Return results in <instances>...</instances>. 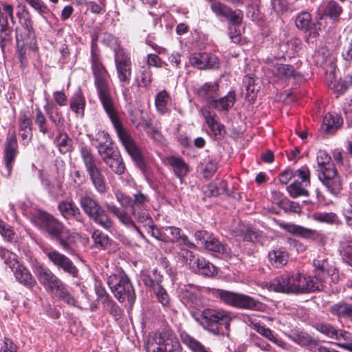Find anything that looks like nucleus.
<instances>
[{"label":"nucleus","instance_id":"a18cd8bd","mask_svg":"<svg viewBox=\"0 0 352 352\" xmlns=\"http://www.w3.org/2000/svg\"><path fill=\"white\" fill-rule=\"evenodd\" d=\"M0 257L4 261V263L8 265L12 271H14L16 265L18 263L17 256L8 250L0 247Z\"/></svg>","mask_w":352,"mask_h":352},{"label":"nucleus","instance_id":"393cba45","mask_svg":"<svg viewBox=\"0 0 352 352\" xmlns=\"http://www.w3.org/2000/svg\"><path fill=\"white\" fill-rule=\"evenodd\" d=\"M19 135L23 144H27L32 138V120L25 113L21 112L19 117Z\"/></svg>","mask_w":352,"mask_h":352},{"label":"nucleus","instance_id":"8fccbe9b","mask_svg":"<svg viewBox=\"0 0 352 352\" xmlns=\"http://www.w3.org/2000/svg\"><path fill=\"white\" fill-rule=\"evenodd\" d=\"M228 34L233 43H238L241 40V33L244 31L243 23H230Z\"/></svg>","mask_w":352,"mask_h":352},{"label":"nucleus","instance_id":"aec40b11","mask_svg":"<svg viewBox=\"0 0 352 352\" xmlns=\"http://www.w3.org/2000/svg\"><path fill=\"white\" fill-rule=\"evenodd\" d=\"M182 300L189 307H198L201 304V292L197 286L189 285L182 288Z\"/></svg>","mask_w":352,"mask_h":352},{"label":"nucleus","instance_id":"39448f33","mask_svg":"<svg viewBox=\"0 0 352 352\" xmlns=\"http://www.w3.org/2000/svg\"><path fill=\"white\" fill-rule=\"evenodd\" d=\"M45 234L69 254L75 253L76 235L63 222L45 212Z\"/></svg>","mask_w":352,"mask_h":352},{"label":"nucleus","instance_id":"5701e85b","mask_svg":"<svg viewBox=\"0 0 352 352\" xmlns=\"http://www.w3.org/2000/svg\"><path fill=\"white\" fill-rule=\"evenodd\" d=\"M201 113L206 120L208 127L212 132L214 136H223L225 133V127L223 124L217 122L215 119L216 114L211 115V113L208 107H204L201 109Z\"/></svg>","mask_w":352,"mask_h":352},{"label":"nucleus","instance_id":"37998d69","mask_svg":"<svg viewBox=\"0 0 352 352\" xmlns=\"http://www.w3.org/2000/svg\"><path fill=\"white\" fill-rule=\"evenodd\" d=\"M54 142L62 153L69 151L72 146V140L65 133L59 132L54 140Z\"/></svg>","mask_w":352,"mask_h":352},{"label":"nucleus","instance_id":"5fc2aeb1","mask_svg":"<svg viewBox=\"0 0 352 352\" xmlns=\"http://www.w3.org/2000/svg\"><path fill=\"white\" fill-rule=\"evenodd\" d=\"M91 238L97 247L104 248L109 243V237L100 230H94Z\"/></svg>","mask_w":352,"mask_h":352},{"label":"nucleus","instance_id":"412c9836","mask_svg":"<svg viewBox=\"0 0 352 352\" xmlns=\"http://www.w3.org/2000/svg\"><path fill=\"white\" fill-rule=\"evenodd\" d=\"M92 140L100 156L115 150L112 146L113 142L109 134L104 131H98Z\"/></svg>","mask_w":352,"mask_h":352},{"label":"nucleus","instance_id":"c03bdc74","mask_svg":"<svg viewBox=\"0 0 352 352\" xmlns=\"http://www.w3.org/2000/svg\"><path fill=\"white\" fill-rule=\"evenodd\" d=\"M169 98V94L166 90H162L157 94L155 99V105L157 111L160 113L164 114L166 112Z\"/></svg>","mask_w":352,"mask_h":352},{"label":"nucleus","instance_id":"a211bd4d","mask_svg":"<svg viewBox=\"0 0 352 352\" xmlns=\"http://www.w3.org/2000/svg\"><path fill=\"white\" fill-rule=\"evenodd\" d=\"M47 255L49 260L58 268L63 269L74 277L77 276L78 270L68 257L56 250L50 251Z\"/></svg>","mask_w":352,"mask_h":352},{"label":"nucleus","instance_id":"0e129e2a","mask_svg":"<svg viewBox=\"0 0 352 352\" xmlns=\"http://www.w3.org/2000/svg\"><path fill=\"white\" fill-rule=\"evenodd\" d=\"M217 164L216 162L208 160L202 168L204 176L206 178H210L212 175L217 171Z\"/></svg>","mask_w":352,"mask_h":352},{"label":"nucleus","instance_id":"6e6552de","mask_svg":"<svg viewBox=\"0 0 352 352\" xmlns=\"http://www.w3.org/2000/svg\"><path fill=\"white\" fill-rule=\"evenodd\" d=\"M107 283L115 297L121 302L127 300L133 304L135 300L134 288L126 274L117 270L108 277Z\"/></svg>","mask_w":352,"mask_h":352},{"label":"nucleus","instance_id":"a19ab883","mask_svg":"<svg viewBox=\"0 0 352 352\" xmlns=\"http://www.w3.org/2000/svg\"><path fill=\"white\" fill-rule=\"evenodd\" d=\"M307 187L305 184L300 183L298 181L295 180L287 186V190L292 197L296 198L300 196H308L309 192L306 189Z\"/></svg>","mask_w":352,"mask_h":352},{"label":"nucleus","instance_id":"052dcab7","mask_svg":"<svg viewBox=\"0 0 352 352\" xmlns=\"http://www.w3.org/2000/svg\"><path fill=\"white\" fill-rule=\"evenodd\" d=\"M294 177L301 179L300 183L305 184V186L310 185V170L307 166H302L294 171Z\"/></svg>","mask_w":352,"mask_h":352},{"label":"nucleus","instance_id":"7c9ffc66","mask_svg":"<svg viewBox=\"0 0 352 352\" xmlns=\"http://www.w3.org/2000/svg\"><path fill=\"white\" fill-rule=\"evenodd\" d=\"M268 258L272 266L279 268L287 264L288 253L285 249L278 248L270 251L268 254Z\"/></svg>","mask_w":352,"mask_h":352},{"label":"nucleus","instance_id":"bb28decb","mask_svg":"<svg viewBox=\"0 0 352 352\" xmlns=\"http://www.w3.org/2000/svg\"><path fill=\"white\" fill-rule=\"evenodd\" d=\"M278 226L287 232L305 239L311 237L315 233L314 230L291 223L280 222Z\"/></svg>","mask_w":352,"mask_h":352},{"label":"nucleus","instance_id":"f8f14e48","mask_svg":"<svg viewBox=\"0 0 352 352\" xmlns=\"http://www.w3.org/2000/svg\"><path fill=\"white\" fill-rule=\"evenodd\" d=\"M114 52L117 76L122 86H124L129 83L131 78V60L122 49H116Z\"/></svg>","mask_w":352,"mask_h":352},{"label":"nucleus","instance_id":"4be33fe9","mask_svg":"<svg viewBox=\"0 0 352 352\" xmlns=\"http://www.w3.org/2000/svg\"><path fill=\"white\" fill-rule=\"evenodd\" d=\"M60 214L67 219H74L80 223H84L85 218L80 209L72 201H61L58 206Z\"/></svg>","mask_w":352,"mask_h":352},{"label":"nucleus","instance_id":"13d9d810","mask_svg":"<svg viewBox=\"0 0 352 352\" xmlns=\"http://www.w3.org/2000/svg\"><path fill=\"white\" fill-rule=\"evenodd\" d=\"M296 25L299 30L305 32L306 37H316L318 34L316 23H296Z\"/></svg>","mask_w":352,"mask_h":352},{"label":"nucleus","instance_id":"58836bf2","mask_svg":"<svg viewBox=\"0 0 352 352\" xmlns=\"http://www.w3.org/2000/svg\"><path fill=\"white\" fill-rule=\"evenodd\" d=\"M334 340L340 342L336 344L347 351L352 352V333L344 329H338Z\"/></svg>","mask_w":352,"mask_h":352},{"label":"nucleus","instance_id":"0eeeda50","mask_svg":"<svg viewBox=\"0 0 352 352\" xmlns=\"http://www.w3.org/2000/svg\"><path fill=\"white\" fill-rule=\"evenodd\" d=\"M79 204L83 212L96 224L107 231H111L113 228V221L96 199L89 195H82L79 199Z\"/></svg>","mask_w":352,"mask_h":352},{"label":"nucleus","instance_id":"f03ea898","mask_svg":"<svg viewBox=\"0 0 352 352\" xmlns=\"http://www.w3.org/2000/svg\"><path fill=\"white\" fill-rule=\"evenodd\" d=\"M91 70L98 98L110 118L119 139L136 166L144 175H146L148 168L142 155L131 137L122 127L118 118L116 103L111 94L108 72L96 56L91 57Z\"/></svg>","mask_w":352,"mask_h":352},{"label":"nucleus","instance_id":"338daca9","mask_svg":"<svg viewBox=\"0 0 352 352\" xmlns=\"http://www.w3.org/2000/svg\"><path fill=\"white\" fill-rule=\"evenodd\" d=\"M246 16L253 22H262L263 15L259 10L254 6H248L247 8Z\"/></svg>","mask_w":352,"mask_h":352},{"label":"nucleus","instance_id":"7ed1b4c3","mask_svg":"<svg viewBox=\"0 0 352 352\" xmlns=\"http://www.w3.org/2000/svg\"><path fill=\"white\" fill-rule=\"evenodd\" d=\"M318 285L313 278L304 273H285L273 279L268 285L270 291L287 294H303L315 292Z\"/></svg>","mask_w":352,"mask_h":352},{"label":"nucleus","instance_id":"de8ad7c7","mask_svg":"<svg viewBox=\"0 0 352 352\" xmlns=\"http://www.w3.org/2000/svg\"><path fill=\"white\" fill-rule=\"evenodd\" d=\"M277 204L286 212L300 214L302 212L301 207L298 203L292 201L288 199H281Z\"/></svg>","mask_w":352,"mask_h":352},{"label":"nucleus","instance_id":"9b49d317","mask_svg":"<svg viewBox=\"0 0 352 352\" xmlns=\"http://www.w3.org/2000/svg\"><path fill=\"white\" fill-rule=\"evenodd\" d=\"M217 296L221 302L232 307L246 309H254L257 307L256 300L243 294L219 290Z\"/></svg>","mask_w":352,"mask_h":352},{"label":"nucleus","instance_id":"49530a36","mask_svg":"<svg viewBox=\"0 0 352 352\" xmlns=\"http://www.w3.org/2000/svg\"><path fill=\"white\" fill-rule=\"evenodd\" d=\"M181 229L175 226L164 227V242L176 243L179 241Z\"/></svg>","mask_w":352,"mask_h":352},{"label":"nucleus","instance_id":"e2e57ef3","mask_svg":"<svg viewBox=\"0 0 352 352\" xmlns=\"http://www.w3.org/2000/svg\"><path fill=\"white\" fill-rule=\"evenodd\" d=\"M204 52L203 53H195L192 54L189 58L190 64L199 69H206V65L204 64Z\"/></svg>","mask_w":352,"mask_h":352},{"label":"nucleus","instance_id":"b1692460","mask_svg":"<svg viewBox=\"0 0 352 352\" xmlns=\"http://www.w3.org/2000/svg\"><path fill=\"white\" fill-rule=\"evenodd\" d=\"M289 338L294 342L302 346L308 347L311 351L318 346L317 341L313 339L308 333L303 331H292L289 333Z\"/></svg>","mask_w":352,"mask_h":352},{"label":"nucleus","instance_id":"c756f323","mask_svg":"<svg viewBox=\"0 0 352 352\" xmlns=\"http://www.w3.org/2000/svg\"><path fill=\"white\" fill-rule=\"evenodd\" d=\"M270 69L274 75L280 78H296L298 75L291 65L276 63L271 66Z\"/></svg>","mask_w":352,"mask_h":352},{"label":"nucleus","instance_id":"6ab92c4d","mask_svg":"<svg viewBox=\"0 0 352 352\" xmlns=\"http://www.w3.org/2000/svg\"><path fill=\"white\" fill-rule=\"evenodd\" d=\"M103 162L117 175H122L125 171V165L123 160L117 150H113L102 156Z\"/></svg>","mask_w":352,"mask_h":352},{"label":"nucleus","instance_id":"680f3d73","mask_svg":"<svg viewBox=\"0 0 352 352\" xmlns=\"http://www.w3.org/2000/svg\"><path fill=\"white\" fill-rule=\"evenodd\" d=\"M342 56L345 60H352V34L347 36L343 43Z\"/></svg>","mask_w":352,"mask_h":352},{"label":"nucleus","instance_id":"ea45409f","mask_svg":"<svg viewBox=\"0 0 352 352\" xmlns=\"http://www.w3.org/2000/svg\"><path fill=\"white\" fill-rule=\"evenodd\" d=\"M252 327L258 333L267 338L272 342L275 343L278 346H282L283 345V342L277 338L276 336L274 335L271 329L266 327L265 326H263L258 322H252Z\"/></svg>","mask_w":352,"mask_h":352},{"label":"nucleus","instance_id":"cd10ccee","mask_svg":"<svg viewBox=\"0 0 352 352\" xmlns=\"http://www.w3.org/2000/svg\"><path fill=\"white\" fill-rule=\"evenodd\" d=\"M12 272H14L16 280L21 284L28 287H31L34 285L35 280L32 274L30 273L29 270L22 264H20L19 262L16 265Z\"/></svg>","mask_w":352,"mask_h":352},{"label":"nucleus","instance_id":"4c0bfd02","mask_svg":"<svg viewBox=\"0 0 352 352\" xmlns=\"http://www.w3.org/2000/svg\"><path fill=\"white\" fill-rule=\"evenodd\" d=\"M340 254L343 261L352 266V238L344 236L340 241Z\"/></svg>","mask_w":352,"mask_h":352},{"label":"nucleus","instance_id":"a878e982","mask_svg":"<svg viewBox=\"0 0 352 352\" xmlns=\"http://www.w3.org/2000/svg\"><path fill=\"white\" fill-rule=\"evenodd\" d=\"M219 85L216 82H206L197 92L199 97L212 104V100L219 96Z\"/></svg>","mask_w":352,"mask_h":352},{"label":"nucleus","instance_id":"c9c22d12","mask_svg":"<svg viewBox=\"0 0 352 352\" xmlns=\"http://www.w3.org/2000/svg\"><path fill=\"white\" fill-rule=\"evenodd\" d=\"M70 109L77 115L83 117L85 107V98L80 90L76 91L70 99Z\"/></svg>","mask_w":352,"mask_h":352},{"label":"nucleus","instance_id":"c85d7f7f","mask_svg":"<svg viewBox=\"0 0 352 352\" xmlns=\"http://www.w3.org/2000/svg\"><path fill=\"white\" fill-rule=\"evenodd\" d=\"M167 161L173 168L175 175L182 180L189 171L188 165L182 158L174 156L169 157Z\"/></svg>","mask_w":352,"mask_h":352},{"label":"nucleus","instance_id":"473e14b6","mask_svg":"<svg viewBox=\"0 0 352 352\" xmlns=\"http://www.w3.org/2000/svg\"><path fill=\"white\" fill-rule=\"evenodd\" d=\"M179 336L182 342L193 352H211L209 348L206 347L186 331H180Z\"/></svg>","mask_w":352,"mask_h":352},{"label":"nucleus","instance_id":"423d86ee","mask_svg":"<svg viewBox=\"0 0 352 352\" xmlns=\"http://www.w3.org/2000/svg\"><path fill=\"white\" fill-rule=\"evenodd\" d=\"M181 345L177 335L168 327L160 329L149 335L147 352H179Z\"/></svg>","mask_w":352,"mask_h":352},{"label":"nucleus","instance_id":"dca6fc26","mask_svg":"<svg viewBox=\"0 0 352 352\" xmlns=\"http://www.w3.org/2000/svg\"><path fill=\"white\" fill-rule=\"evenodd\" d=\"M318 178L331 193L337 195L342 190V182L335 168L323 169Z\"/></svg>","mask_w":352,"mask_h":352},{"label":"nucleus","instance_id":"f257e3e1","mask_svg":"<svg viewBox=\"0 0 352 352\" xmlns=\"http://www.w3.org/2000/svg\"><path fill=\"white\" fill-rule=\"evenodd\" d=\"M117 201L124 208H120L113 203H107L106 208L122 226L135 230L139 236L144 238V235L136 226L133 217L138 223L148 227V233L155 239L164 242V227L160 230L155 227L148 212L149 198L146 195L139 191L133 197L117 189L114 191Z\"/></svg>","mask_w":352,"mask_h":352},{"label":"nucleus","instance_id":"bf43d9fd","mask_svg":"<svg viewBox=\"0 0 352 352\" xmlns=\"http://www.w3.org/2000/svg\"><path fill=\"white\" fill-rule=\"evenodd\" d=\"M139 85L147 88L150 86L153 77L152 72L149 67L143 68L139 76Z\"/></svg>","mask_w":352,"mask_h":352},{"label":"nucleus","instance_id":"f704fd0d","mask_svg":"<svg viewBox=\"0 0 352 352\" xmlns=\"http://www.w3.org/2000/svg\"><path fill=\"white\" fill-rule=\"evenodd\" d=\"M314 61L316 65H330L333 67L334 58L331 57L329 50L326 47H321L314 52Z\"/></svg>","mask_w":352,"mask_h":352},{"label":"nucleus","instance_id":"72a5a7b5","mask_svg":"<svg viewBox=\"0 0 352 352\" xmlns=\"http://www.w3.org/2000/svg\"><path fill=\"white\" fill-rule=\"evenodd\" d=\"M204 248L210 252L215 253L217 255L227 256L230 253V248L228 245L222 243L213 236L210 237Z\"/></svg>","mask_w":352,"mask_h":352},{"label":"nucleus","instance_id":"864d4df0","mask_svg":"<svg viewBox=\"0 0 352 352\" xmlns=\"http://www.w3.org/2000/svg\"><path fill=\"white\" fill-rule=\"evenodd\" d=\"M316 160L318 166L320 168V173H322L323 169L334 168L330 164L331 157L324 151H319Z\"/></svg>","mask_w":352,"mask_h":352},{"label":"nucleus","instance_id":"6e6d98bb","mask_svg":"<svg viewBox=\"0 0 352 352\" xmlns=\"http://www.w3.org/2000/svg\"><path fill=\"white\" fill-rule=\"evenodd\" d=\"M314 219L322 223H335L338 221V217L334 212H317L314 214Z\"/></svg>","mask_w":352,"mask_h":352},{"label":"nucleus","instance_id":"774afa93","mask_svg":"<svg viewBox=\"0 0 352 352\" xmlns=\"http://www.w3.org/2000/svg\"><path fill=\"white\" fill-rule=\"evenodd\" d=\"M212 236L206 230H197L195 232L194 236L195 239L200 242V243L204 247L206 243L208 241L210 237Z\"/></svg>","mask_w":352,"mask_h":352},{"label":"nucleus","instance_id":"9d476101","mask_svg":"<svg viewBox=\"0 0 352 352\" xmlns=\"http://www.w3.org/2000/svg\"><path fill=\"white\" fill-rule=\"evenodd\" d=\"M45 285L53 297L61 299L69 305L76 306V300L67 292L65 284L50 270H45Z\"/></svg>","mask_w":352,"mask_h":352},{"label":"nucleus","instance_id":"4d7b16f0","mask_svg":"<svg viewBox=\"0 0 352 352\" xmlns=\"http://www.w3.org/2000/svg\"><path fill=\"white\" fill-rule=\"evenodd\" d=\"M203 60L206 65V69H217L219 67L220 62L219 58L212 54L204 52Z\"/></svg>","mask_w":352,"mask_h":352},{"label":"nucleus","instance_id":"3c124183","mask_svg":"<svg viewBox=\"0 0 352 352\" xmlns=\"http://www.w3.org/2000/svg\"><path fill=\"white\" fill-rule=\"evenodd\" d=\"M316 329L321 333L331 339L335 338L339 329L333 327L332 324L325 322L316 324Z\"/></svg>","mask_w":352,"mask_h":352},{"label":"nucleus","instance_id":"79ce46f5","mask_svg":"<svg viewBox=\"0 0 352 352\" xmlns=\"http://www.w3.org/2000/svg\"><path fill=\"white\" fill-rule=\"evenodd\" d=\"M351 308V304L340 302L332 305L329 308V311L333 315L338 317L349 318L350 316Z\"/></svg>","mask_w":352,"mask_h":352},{"label":"nucleus","instance_id":"69168bd1","mask_svg":"<svg viewBox=\"0 0 352 352\" xmlns=\"http://www.w3.org/2000/svg\"><path fill=\"white\" fill-rule=\"evenodd\" d=\"M328 270L314 271V277L313 278V283L318 285V288L316 291H320L322 289V283L327 276Z\"/></svg>","mask_w":352,"mask_h":352},{"label":"nucleus","instance_id":"4468645a","mask_svg":"<svg viewBox=\"0 0 352 352\" xmlns=\"http://www.w3.org/2000/svg\"><path fill=\"white\" fill-rule=\"evenodd\" d=\"M17 47L28 45L32 52L37 50L36 41L32 28L29 23H20L15 29Z\"/></svg>","mask_w":352,"mask_h":352},{"label":"nucleus","instance_id":"603ef678","mask_svg":"<svg viewBox=\"0 0 352 352\" xmlns=\"http://www.w3.org/2000/svg\"><path fill=\"white\" fill-rule=\"evenodd\" d=\"M153 292L155 293L158 302H160L162 306L168 307L170 305V299L169 295L166 290L160 284L157 285V287L153 289Z\"/></svg>","mask_w":352,"mask_h":352},{"label":"nucleus","instance_id":"09e8293b","mask_svg":"<svg viewBox=\"0 0 352 352\" xmlns=\"http://www.w3.org/2000/svg\"><path fill=\"white\" fill-rule=\"evenodd\" d=\"M342 12V7L334 1H331L328 3L324 10V14L333 21L338 19L339 16Z\"/></svg>","mask_w":352,"mask_h":352},{"label":"nucleus","instance_id":"ddd939ff","mask_svg":"<svg viewBox=\"0 0 352 352\" xmlns=\"http://www.w3.org/2000/svg\"><path fill=\"white\" fill-rule=\"evenodd\" d=\"M210 9L216 16L229 20L230 22H241L243 12L239 9L233 10L219 0H208Z\"/></svg>","mask_w":352,"mask_h":352},{"label":"nucleus","instance_id":"1a4fd4ad","mask_svg":"<svg viewBox=\"0 0 352 352\" xmlns=\"http://www.w3.org/2000/svg\"><path fill=\"white\" fill-rule=\"evenodd\" d=\"M80 152L86 171L95 190L100 194L105 193L107 188L105 178L97 166L91 149L87 146H82Z\"/></svg>","mask_w":352,"mask_h":352},{"label":"nucleus","instance_id":"20e7f679","mask_svg":"<svg viewBox=\"0 0 352 352\" xmlns=\"http://www.w3.org/2000/svg\"><path fill=\"white\" fill-rule=\"evenodd\" d=\"M233 317L231 312L222 309L206 308L195 319L204 329L217 336L229 332Z\"/></svg>","mask_w":352,"mask_h":352},{"label":"nucleus","instance_id":"2eb2a0df","mask_svg":"<svg viewBox=\"0 0 352 352\" xmlns=\"http://www.w3.org/2000/svg\"><path fill=\"white\" fill-rule=\"evenodd\" d=\"M188 264L193 272L205 276L211 277L217 274L215 266L202 256H195L192 252H190Z\"/></svg>","mask_w":352,"mask_h":352},{"label":"nucleus","instance_id":"f3484780","mask_svg":"<svg viewBox=\"0 0 352 352\" xmlns=\"http://www.w3.org/2000/svg\"><path fill=\"white\" fill-rule=\"evenodd\" d=\"M18 153V143L14 132L8 133L4 148V160L8 175L11 173L12 165Z\"/></svg>","mask_w":352,"mask_h":352},{"label":"nucleus","instance_id":"2f4dec72","mask_svg":"<svg viewBox=\"0 0 352 352\" xmlns=\"http://www.w3.org/2000/svg\"><path fill=\"white\" fill-rule=\"evenodd\" d=\"M236 101V94L234 91H230L226 96L220 99L212 100L210 104L219 111H228L232 107Z\"/></svg>","mask_w":352,"mask_h":352},{"label":"nucleus","instance_id":"e433bc0d","mask_svg":"<svg viewBox=\"0 0 352 352\" xmlns=\"http://www.w3.org/2000/svg\"><path fill=\"white\" fill-rule=\"evenodd\" d=\"M342 124V120L338 115L327 113L323 118L322 128L327 133H333Z\"/></svg>","mask_w":352,"mask_h":352}]
</instances>
